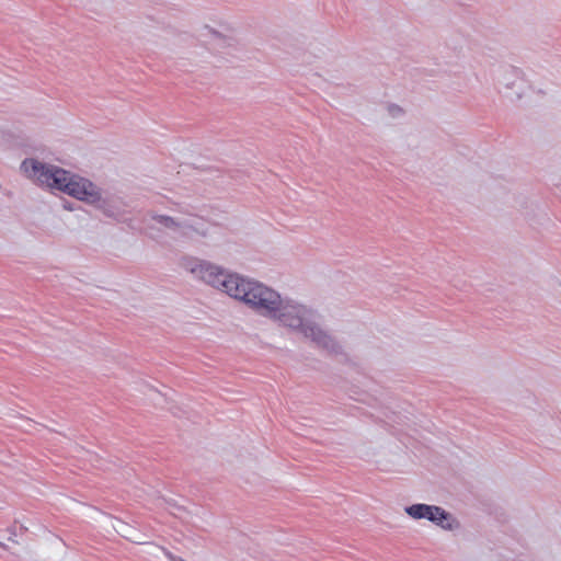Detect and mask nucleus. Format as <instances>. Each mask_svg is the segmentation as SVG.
Wrapping results in <instances>:
<instances>
[{
	"label": "nucleus",
	"mask_w": 561,
	"mask_h": 561,
	"mask_svg": "<svg viewBox=\"0 0 561 561\" xmlns=\"http://www.w3.org/2000/svg\"><path fill=\"white\" fill-rule=\"evenodd\" d=\"M231 298L274 321L287 332L299 335L319 347H334L333 339L320 323L318 311L300 299L283 296L273 287L242 275Z\"/></svg>",
	"instance_id": "f257e3e1"
},
{
	"label": "nucleus",
	"mask_w": 561,
	"mask_h": 561,
	"mask_svg": "<svg viewBox=\"0 0 561 561\" xmlns=\"http://www.w3.org/2000/svg\"><path fill=\"white\" fill-rule=\"evenodd\" d=\"M22 174L41 187L65 193L104 216L122 220L127 213L124 201L105 192L90 179L35 158L24 159L20 165Z\"/></svg>",
	"instance_id": "f03ea898"
},
{
	"label": "nucleus",
	"mask_w": 561,
	"mask_h": 561,
	"mask_svg": "<svg viewBox=\"0 0 561 561\" xmlns=\"http://www.w3.org/2000/svg\"><path fill=\"white\" fill-rule=\"evenodd\" d=\"M146 225L153 239H159L162 236L198 239L208 237L210 232V227L197 218L181 219L154 211L148 215Z\"/></svg>",
	"instance_id": "7ed1b4c3"
},
{
	"label": "nucleus",
	"mask_w": 561,
	"mask_h": 561,
	"mask_svg": "<svg viewBox=\"0 0 561 561\" xmlns=\"http://www.w3.org/2000/svg\"><path fill=\"white\" fill-rule=\"evenodd\" d=\"M181 265L193 278L227 294L229 297L232 296L240 278L237 273H231L217 264L197 257H185Z\"/></svg>",
	"instance_id": "20e7f679"
},
{
	"label": "nucleus",
	"mask_w": 561,
	"mask_h": 561,
	"mask_svg": "<svg viewBox=\"0 0 561 561\" xmlns=\"http://www.w3.org/2000/svg\"><path fill=\"white\" fill-rule=\"evenodd\" d=\"M404 513L414 520L425 519L445 531H457L461 528L459 519L438 505L415 503L405 506Z\"/></svg>",
	"instance_id": "39448f33"
},
{
	"label": "nucleus",
	"mask_w": 561,
	"mask_h": 561,
	"mask_svg": "<svg viewBox=\"0 0 561 561\" xmlns=\"http://www.w3.org/2000/svg\"><path fill=\"white\" fill-rule=\"evenodd\" d=\"M499 92L510 101H518L528 95L530 84L522 70L508 67L505 68L497 81Z\"/></svg>",
	"instance_id": "423d86ee"
},
{
	"label": "nucleus",
	"mask_w": 561,
	"mask_h": 561,
	"mask_svg": "<svg viewBox=\"0 0 561 561\" xmlns=\"http://www.w3.org/2000/svg\"><path fill=\"white\" fill-rule=\"evenodd\" d=\"M102 526L105 529L111 527L117 534L123 536L124 538H126V539H128L130 541L137 542V543H141L139 538L134 535L133 528L129 525H127L126 523H124L123 520H119L117 518H113L111 516L103 515Z\"/></svg>",
	"instance_id": "0eeeda50"
},
{
	"label": "nucleus",
	"mask_w": 561,
	"mask_h": 561,
	"mask_svg": "<svg viewBox=\"0 0 561 561\" xmlns=\"http://www.w3.org/2000/svg\"><path fill=\"white\" fill-rule=\"evenodd\" d=\"M385 111H386V114L388 115V117L393 118V119L403 117V115L405 113V111L402 106L394 104V103H387L385 105Z\"/></svg>",
	"instance_id": "6e6552de"
},
{
	"label": "nucleus",
	"mask_w": 561,
	"mask_h": 561,
	"mask_svg": "<svg viewBox=\"0 0 561 561\" xmlns=\"http://www.w3.org/2000/svg\"><path fill=\"white\" fill-rule=\"evenodd\" d=\"M204 30L207 32V34H210L213 36H218L219 35L218 32L214 31L209 26H205Z\"/></svg>",
	"instance_id": "1a4fd4ad"
},
{
	"label": "nucleus",
	"mask_w": 561,
	"mask_h": 561,
	"mask_svg": "<svg viewBox=\"0 0 561 561\" xmlns=\"http://www.w3.org/2000/svg\"><path fill=\"white\" fill-rule=\"evenodd\" d=\"M0 547H4V545L2 542H0Z\"/></svg>",
	"instance_id": "9d476101"
}]
</instances>
